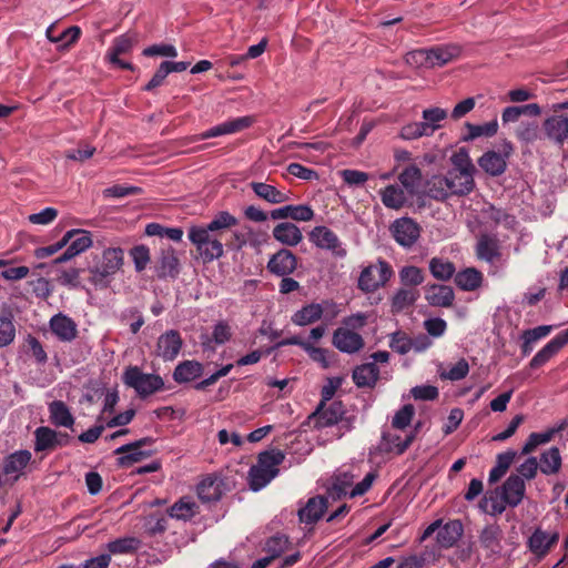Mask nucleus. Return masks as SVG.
I'll list each match as a JSON object with an SVG mask.
<instances>
[{
	"label": "nucleus",
	"mask_w": 568,
	"mask_h": 568,
	"mask_svg": "<svg viewBox=\"0 0 568 568\" xmlns=\"http://www.w3.org/2000/svg\"><path fill=\"white\" fill-rule=\"evenodd\" d=\"M392 275L390 265L384 260H378L377 263L369 264L362 270L357 286L364 293H373L383 287Z\"/></svg>",
	"instance_id": "5"
},
{
	"label": "nucleus",
	"mask_w": 568,
	"mask_h": 568,
	"mask_svg": "<svg viewBox=\"0 0 568 568\" xmlns=\"http://www.w3.org/2000/svg\"><path fill=\"white\" fill-rule=\"evenodd\" d=\"M398 180L409 195H414L422 182V172L416 165L407 166L399 175Z\"/></svg>",
	"instance_id": "42"
},
{
	"label": "nucleus",
	"mask_w": 568,
	"mask_h": 568,
	"mask_svg": "<svg viewBox=\"0 0 568 568\" xmlns=\"http://www.w3.org/2000/svg\"><path fill=\"white\" fill-rule=\"evenodd\" d=\"M140 546V540L134 537H123L110 541L106 545V549L110 554L113 555H124V554H133L138 550Z\"/></svg>",
	"instance_id": "48"
},
{
	"label": "nucleus",
	"mask_w": 568,
	"mask_h": 568,
	"mask_svg": "<svg viewBox=\"0 0 568 568\" xmlns=\"http://www.w3.org/2000/svg\"><path fill=\"white\" fill-rule=\"evenodd\" d=\"M323 312L322 304L311 303L296 311L291 320L297 326H306L321 320Z\"/></svg>",
	"instance_id": "33"
},
{
	"label": "nucleus",
	"mask_w": 568,
	"mask_h": 568,
	"mask_svg": "<svg viewBox=\"0 0 568 568\" xmlns=\"http://www.w3.org/2000/svg\"><path fill=\"white\" fill-rule=\"evenodd\" d=\"M557 432V429L550 428L542 433H531L523 446L521 454L528 455L535 452L538 446L549 443Z\"/></svg>",
	"instance_id": "47"
},
{
	"label": "nucleus",
	"mask_w": 568,
	"mask_h": 568,
	"mask_svg": "<svg viewBox=\"0 0 568 568\" xmlns=\"http://www.w3.org/2000/svg\"><path fill=\"white\" fill-rule=\"evenodd\" d=\"M526 491V485L524 479L518 475H510L501 487V499L510 507L518 506Z\"/></svg>",
	"instance_id": "16"
},
{
	"label": "nucleus",
	"mask_w": 568,
	"mask_h": 568,
	"mask_svg": "<svg viewBox=\"0 0 568 568\" xmlns=\"http://www.w3.org/2000/svg\"><path fill=\"white\" fill-rule=\"evenodd\" d=\"M333 345L341 352L353 354L364 347L363 337L348 328L339 327L333 334Z\"/></svg>",
	"instance_id": "13"
},
{
	"label": "nucleus",
	"mask_w": 568,
	"mask_h": 568,
	"mask_svg": "<svg viewBox=\"0 0 568 568\" xmlns=\"http://www.w3.org/2000/svg\"><path fill=\"white\" fill-rule=\"evenodd\" d=\"M34 450L36 452H44V450H52L55 449V439H57V432L45 427L41 426L38 427L34 432Z\"/></svg>",
	"instance_id": "46"
},
{
	"label": "nucleus",
	"mask_w": 568,
	"mask_h": 568,
	"mask_svg": "<svg viewBox=\"0 0 568 568\" xmlns=\"http://www.w3.org/2000/svg\"><path fill=\"white\" fill-rule=\"evenodd\" d=\"M483 273L475 267H467L455 274V284L465 292H471L481 286Z\"/></svg>",
	"instance_id": "29"
},
{
	"label": "nucleus",
	"mask_w": 568,
	"mask_h": 568,
	"mask_svg": "<svg viewBox=\"0 0 568 568\" xmlns=\"http://www.w3.org/2000/svg\"><path fill=\"white\" fill-rule=\"evenodd\" d=\"M447 118L446 110L435 106L423 111V124L430 128L432 134L439 128V122Z\"/></svg>",
	"instance_id": "56"
},
{
	"label": "nucleus",
	"mask_w": 568,
	"mask_h": 568,
	"mask_svg": "<svg viewBox=\"0 0 568 568\" xmlns=\"http://www.w3.org/2000/svg\"><path fill=\"white\" fill-rule=\"evenodd\" d=\"M379 195L384 206L396 211L404 207L407 204L409 197H412V195H409L398 184L387 185L379 191Z\"/></svg>",
	"instance_id": "21"
},
{
	"label": "nucleus",
	"mask_w": 568,
	"mask_h": 568,
	"mask_svg": "<svg viewBox=\"0 0 568 568\" xmlns=\"http://www.w3.org/2000/svg\"><path fill=\"white\" fill-rule=\"evenodd\" d=\"M428 194L430 197L440 201L446 200L448 196L453 195L447 175L434 176L428 182Z\"/></svg>",
	"instance_id": "49"
},
{
	"label": "nucleus",
	"mask_w": 568,
	"mask_h": 568,
	"mask_svg": "<svg viewBox=\"0 0 568 568\" xmlns=\"http://www.w3.org/2000/svg\"><path fill=\"white\" fill-rule=\"evenodd\" d=\"M285 456L281 450L263 452L258 455L257 464L248 471V483L252 490L264 488L278 474L277 466Z\"/></svg>",
	"instance_id": "2"
},
{
	"label": "nucleus",
	"mask_w": 568,
	"mask_h": 568,
	"mask_svg": "<svg viewBox=\"0 0 568 568\" xmlns=\"http://www.w3.org/2000/svg\"><path fill=\"white\" fill-rule=\"evenodd\" d=\"M452 162L454 168L450 171H458L459 173H470L474 174L475 166L471 163V160L469 159L467 152L459 151L458 153L454 154L452 158Z\"/></svg>",
	"instance_id": "63"
},
{
	"label": "nucleus",
	"mask_w": 568,
	"mask_h": 568,
	"mask_svg": "<svg viewBox=\"0 0 568 568\" xmlns=\"http://www.w3.org/2000/svg\"><path fill=\"white\" fill-rule=\"evenodd\" d=\"M290 546L288 538L284 535H276L267 539L264 550L268 557L275 559L280 557Z\"/></svg>",
	"instance_id": "53"
},
{
	"label": "nucleus",
	"mask_w": 568,
	"mask_h": 568,
	"mask_svg": "<svg viewBox=\"0 0 568 568\" xmlns=\"http://www.w3.org/2000/svg\"><path fill=\"white\" fill-rule=\"evenodd\" d=\"M224 493V483L219 477L207 476L197 486V496L202 501L219 500Z\"/></svg>",
	"instance_id": "23"
},
{
	"label": "nucleus",
	"mask_w": 568,
	"mask_h": 568,
	"mask_svg": "<svg viewBox=\"0 0 568 568\" xmlns=\"http://www.w3.org/2000/svg\"><path fill=\"white\" fill-rule=\"evenodd\" d=\"M469 372L468 362L465 358L458 359L447 371L443 372L440 376L449 381H460L467 376Z\"/></svg>",
	"instance_id": "60"
},
{
	"label": "nucleus",
	"mask_w": 568,
	"mask_h": 568,
	"mask_svg": "<svg viewBox=\"0 0 568 568\" xmlns=\"http://www.w3.org/2000/svg\"><path fill=\"white\" fill-rule=\"evenodd\" d=\"M308 237L316 247L329 251L335 257L344 258L347 255V250L337 234L326 226H315Z\"/></svg>",
	"instance_id": "6"
},
{
	"label": "nucleus",
	"mask_w": 568,
	"mask_h": 568,
	"mask_svg": "<svg viewBox=\"0 0 568 568\" xmlns=\"http://www.w3.org/2000/svg\"><path fill=\"white\" fill-rule=\"evenodd\" d=\"M297 266L296 256L286 248L277 251L267 263V270L277 276L292 274Z\"/></svg>",
	"instance_id": "14"
},
{
	"label": "nucleus",
	"mask_w": 568,
	"mask_h": 568,
	"mask_svg": "<svg viewBox=\"0 0 568 568\" xmlns=\"http://www.w3.org/2000/svg\"><path fill=\"white\" fill-rule=\"evenodd\" d=\"M425 280L423 271L417 266H404L399 271V281L404 287L418 286Z\"/></svg>",
	"instance_id": "51"
},
{
	"label": "nucleus",
	"mask_w": 568,
	"mask_h": 568,
	"mask_svg": "<svg viewBox=\"0 0 568 568\" xmlns=\"http://www.w3.org/2000/svg\"><path fill=\"white\" fill-rule=\"evenodd\" d=\"M389 346L393 351L400 355L412 351V338L402 331H397L389 336Z\"/></svg>",
	"instance_id": "57"
},
{
	"label": "nucleus",
	"mask_w": 568,
	"mask_h": 568,
	"mask_svg": "<svg viewBox=\"0 0 568 568\" xmlns=\"http://www.w3.org/2000/svg\"><path fill=\"white\" fill-rule=\"evenodd\" d=\"M498 241L488 235H481L476 244V256L489 264H494L500 257Z\"/></svg>",
	"instance_id": "26"
},
{
	"label": "nucleus",
	"mask_w": 568,
	"mask_h": 568,
	"mask_svg": "<svg viewBox=\"0 0 568 568\" xmlns=\"http://www.w3.org/2000/svg\"><path fill=\"white\" fill-rule=\"evenodd\" d=\"M516 455L515 450H507L497 455L496 465L489 471L488 480L490 484L498 481L507 473Z\"/></svg>",
	"instance_id": "44"
},
{
	"label": "nucleus",
	"mask_w": 568,
	"mask_h": 568,
	"mask_svg": "<svg viewBox=\"0 0 568 568\" xmlns=\"http://www.w3.org/2000/svg\"><path fill=\"white\" fill-rule=\"evenodd\" d=\"M407 64L415 68H430L428 49H419L408 52L405 57Z\"/></svg>",
	"instance_id": "62"
},
{
	"label": "nucleus",
	"mask_w": 568,
	"mask_h": 568,
	"mask_svg": "<svg viewBox=\"0 0 568 568\" xmlns=\"http://www.w3.org/2000/svg\"><path fill=\"white\" fill-rule=\"evenodd\" d=\"M503 531L498 525L486 526L479 535V546L487 557L499 555L501 547Z\"/></svg>",
	"instance_id": "19"
},
{
	"label": "nucleus",
	"mask_w": 568,
	"mask_h": 568,
	"mask_svg": "<svg viewBox=\"0 0 568 568\" xmlns=\"http://www.w3.org/2000/svg\"><path fill=\"white\" fill-rule=\"evenodd\" d=\"M49 413L51 423L55 426L71 428L74 424V417L69 407L61 400H53L49 405Z\"/></svg>",
	"instance_id": "37"
},
{
	"label": "nucleus",
	"mask_w": 568,
	"mask_h": 568,
	"mask_svg": "<svg viewBox=\"0 0 568 568\" xmlns=\"http://www.w3.org/2000/svg\"><path fill=\"white\" fill-rule=\"evenodd\" d=\"M305 352L312 361L318 363L323 368L331 366V356L327 349L313 346L308 343L307 347H305Z\"/></svg>",
	"instance_id": "64"
},
{
	"label": "nucleus",
	"mask_w": 568,
	"mask_h": 568,
	"mask_svg": "<svg viewBox=\"0 0 568 568\" xmlns=\"http://www.w3.org/2000/svg\"><path fill=\"white\" fill-rule=\"evenodd\" d=\"M459 53V47L454 44L438 45L428 49L429 62H432L430 68L443 67L457 58Z\"/></svg>",
	"instance_id": "34"
},
{
	"label": "nucleus",
	"mask_w": 568,
	"mask_h": 568,
	"mask_svg": "<svg viewBox=\"0 0 568 568\" xmlns=\"http://www.w3.org/2000/svg\"><path fill=\"white\" fill-rule=\"evenodd\" d=\"M236 224L237 219L235 216L222 211L206 225L190 227L189 240L195 245L204 262H212L220 258L224 253L222 243L224 231Z\"/></svg>",
	"instance_id": "1"
},
{
	"label": "nucleus",
	"mask_w": 568,
	"mask_h": 568,
	"mask_svg": "<svg viewBox=\"0 0 568 568\" xmlns=\"http://www.w3.org/2000/svg\"><path fill=\"white\" fill-rule=\"evenodd\" d=\"M415 414L414 406L410 404L404 405L393 417L392 425L394 428L404 429L406 428Z\"/></svg>",
	"instance_id": "61"
},
{
	"label": "nucleus",
	"mask_w": 568,
	"mask_h": 568,
	"mask_svg": "<svg viewBox=\"0 0 568 568\" xmlns=\"http://www.w3.org/2000/svg\"><path fill=\"white\" fill-rule=\"evenodd\" d=\"M153 438L144 437L136 442L122 445L114 450L115 455H119L118 465L121 467H130L135 463H139L151 456V450H143L142 447L152 445Z\"/></svg>",
	"instance_id": "7"
},
{
	"label": "nucleus",
	"mask_w": 568,
	"mask_h": 568,
	"mask_svg": "<svg viewBox=\"0 0 568 568\" xmlns=\"http://www.w3.org/2000/svg\"><path fill=\"white\" fill-rule=\"evenodd\" d=\"M51 332L61 342H72L78 336L77 323L62 313L55 314L50 318L49 322Z\"/></svg>",
	"instance_id": "15"
},
{
	"label": "nucleus",
	"mask_w": 568,
	"mask_h": 568,
	"mask_svg": "<svg viewBox=\"0 0 568 568\" xmlns=\"http://www.w3.org/2000/svg\"><path fill=\"white\" fill-rule=\"evenodd\" d=\"M486 219L490 220L495 224H504L507 227H511L515 224V217L501 209H497L494 205H489L484 210Z\"/></svg>",
	"instance_id": "58"
},
{
	"label": "nucleus",
	"mask_w": 568,
	"mask_h": 568,
	"mask_svg": "<svg viewBox=\"0 0 568 568\" xmlns=\"http://www.w3.org/2000/svg\"><path fill=\"white\" fill-rule=\"evenodd\" d=\"M430 274L438 281H449L456 274L453 262L443 257H433L428 263Z\"/></svg>",
	"instance_id": "40"
},
{
	"label": "nucleus",
	"mask_w": 568,
	"mask_h": 568,
	"mask_svg": "<svg viewBox=\"0 0 568 568\" xmlns=\"http://www.w3.org/2000/svg\"><path fill=\"white\" fill-rule=\"evenodd\" d=\"M464 528L459 520H450L439 528L437 542L443 548L453 547L463 536Z\"/></svg>",
	"instance_id": "28"
},
{
	"label": "nucleus",
	"mask_w": 568,
	"mask_h": 568,
	"mask_svg": "<svg viewBox=\"0 0 568 568\" xmlns=\"http://www.w3.org/2000/svg\"><path fill=\"white\" fill-rule=\"evenodd\" d=\"M16 338V326L13 324V315L10 311L0 312V348L13 343Z\"/></svg>",
	"instance_id": "43"
},
{
	"label": "nucleus",
	"mask_w": 568,
	"mask_h": 568,
	"mask_svg": "<svg viewBox=\"0 0 568 568\" xmlns=\"http://www.w3.org/2000/svg\"><path fill=\"white\" fill-rule=\"evenodd\" d=\"M414 438V434H409L405 439H402L400 436L396 434L384 433L382 437V445L386 452L402 455L410 446Z\"/></svg>",
	"instance_id": "41"
},
{
	"label": "nucleus",
	"mask_w": 568,
	"mask_h": 568,
	"mask_svg": "<svg viewBox=\"0 0 568 568\" xmlns=\"http://www.w3.org/2000/svg\"><path fill=\"white\" fill-rule=\"evenodd\" d=\"M559 539L558 532L549 534L537 528L528 539L529 550L537 557H545Z\"/></svg>",
	"instance_id": "17"
},
{
	"label": "nucleus",
	"mask_w": 568,
	"mask_h": 568,
	"mask_svg": "<svg viewBox=\"0 0 568 568\" xmlns=\"http://www.w3.org/2000/svg\"><path fill=\"white\" fill-rule=\"evenodd\" d=\"M326 507L327 503L324 497H312L308 499L306 505L298 510L300 520L305 524H314L321 519Z\"/></svg>",
	"instance_id": "25"
},
{
	"label": "nucleus",
	"mask_w": 568,
	"mask_h": 568,
	"mask_svg": "<svg viewBox=\"0 0 568 568\" xmlns=\"http://www.w3.org/2000/svg\"><path fill=\"white\" fill-rule=\"evenodd\" d=\"M250 186L258 197L271 204H280L288 200V195L277 190L274 185L263 182H252Z\"/></svg>",
	"instance_id": "35"
},
{
	"label": "nucleus",
	"mask_w": 568,
	"mask_h": 568,
	"mask_svg": "<svg viewBox=\"0 0 568 568\" xmlns=\"http://www.w3.org/2000/svg\"><path fill=\"white\" fill-rule=\"evenodd\" d=\"M379 376L375 363H365L353 371V381L358 387H374Z\"/></svg>",
	"instance_id": "32"
},
{
	"label": "nucleus",
	"mask_w": 568,
	"mask_h": 568,
	"mask_svg": "<svg viewBox=\"0 0 568 568\" xmlns=\"http://www.w3.org/2000/svg\"><path fill=\"white\" fill-rule=\"evenodd\" d=\"M467 134L464 136L465 141H471L480 136H494L498 131L497 120L486 122L484 124H473L467 122L465 124Z\"/></svg>",
	"instance_id": "45"
},
{
	"label": "nucleus",
	"mask_w": 568,
	"mask_h": 568,
	"mask_svg": "<svg viewBox=\"0 0 568 568\" xmlns=\"http://www.w3.org/2000/svg\"><path fill=\"white\" fill-rule=\"evenodd\" d=\"M123 383L133 388L140 397L150 396L164 386L161 376L143 373L138 366H131L125 369Z\"/></svg>",
	"instance_id": "4"
},
{
	"label": "nucleus",
	"mask_w": 568,
	"mask_h": 568,
	"mask_svg": "<svg viewBox=\"0 0 568 568\" xmlns=\"http://www.w3.org/2000/svg\"><path fill=\"white\" fill-rule=\"evenodd\" d=\"M429 135H432V130L426 124H423V122H413L406 124L400 130V136L404 140H415L422 136Z\"/></svg>",
	"instance_id": "54"
},
{
	"label": "nucleus",
	"mask_w": 568,
	"mask_h": 568,
	"mask_svg": "<svg viewBox=\"0 0 568 568\" xmlns=\"http://www.w3.org/2000/svg\"><path fill=\"white\" fill-rule=\"evenodd\" d=\"M232 337V329H231V326L224 322V321H221L219 323H216L213 327V332H212V337L209 338L207 337V341H203V345L205 346H210V343L213 341L215 344H224L226 342H229Z\"/></svg>",
	"instance_id": "55"
},
{
	"label": "nucleus",
	"mask_w": 568,
	"mask_h": 568,
	"mask_svg": "<svg viewBox=\"0 0 568 568\" xmlns=\"http://www.w3.org/2000/svg\"><path fill=\"white\" fill-rule=\"evenodd\" d=\"M199 513L197 504L191 497H182L169 509L172 518L189 520Z\"/></svg>",
	"instance_id": "39"
},
{
	"label": "nucleus",
	"mask_w": 568,
	"mask_h": 568,
	"mask_svg": "<svg viewBox=\"0 0 568 568\" xmlns=\"http://www.w3.org/2000/svg\"><path fill=\"white\" fill-rule=\"evenodd\" d=\"M544 129L550 140L562 143L568 139V118L558 114L549 116L544 123Z\"/></svg>",
	"instance_id": "24"
},
{
	"label": "nucleus",
	"mask_w": 568,
	"mask_h": 568,
	"mask_svg": "<svg viewBox=\"0 0 568 568\" xmlns=\"http://www.w3.org/2000/svg\"><path fill=\"white\" fill-rule=\"evenodd\" d=\"M202 372L203 366L199 362L184 361L175 367L173 378L178 383H187L200 377Z\"/></svg>",
	"instance_id": "38"
},
{
	"label": "nucleus",
	"mask_w": 568,
	"mask_h": 568,
	"mask_svg": "<svg viewBox=\"0 0 568 568\" xmlns=\"http://www.w3.org/2000/svg\"><path fill=\"white\" fill-rule=\"evenodd\" d=\"M273 237L283 245L296 246L303 240L301 229L291 222H281L272 231Z\"/></svg>",
	"instance_id": "20"
},
{
	"label": "nucleus",
	"mask_w": 568,
	"mask_h": 568,
	"mask_svg": "<svg viewBox=\"0 0 568 568\" xmlns=\"http://www.w3.org/2000/svg\"><path fill=\"white\" fill-rule=\"evenodd\" d=\"M133 42V39L126 34L115 38L106 54L109 61H118V57L132 49Z\"/></svg>",
	"instance_id": "52"
},
{
	"label": "nucleus",
	"mask_w": 568,
	"mask_h": 568,
	"mask_svg": "<svg viewBox=\"0 0 568 568\" xmlns=\"http://www.w3.org/2000/svg\"><path fill=\"white\" fill-rule=\"evenodd\" d=\"M179 258L173 247L162 248L156 265V274L160 278L175 277L179 274Z\"/></svg>",
	"instance_id": "22"
},
{
	"label": "nucleus",
	"mask_w": 568,
	"mask_h": 568,
	"mask_svg": "<svg viewBox=\"0 0 568 568\" xmlns=\"http://www.w3.org/2000/svg\"><path fill=\"white\" fill-rule=\"evenodd\" d=\"M31 453L29 450H18L10 454L3 460V474L6 476L7 481L14 483L20 476L23 475V471L28 464L31 460Z\"/></svg>",
	"instance_id": "9"
},
{
	"label": "nucleus",
	"mask_w": 568,
	"mask_h": 568,
	"mask_svg": "<svg viewBox=\"0 0 568 568\" xmlns=\"http://www.w3.org/2000/svg\"><path fill=\"white\" fill-rule=\"evenodd\" d=\"M479 166L488 174L498 176L506 170V159L500 153L495 151L486 152L479 160Z\"/></svg>",
	"instance_id": "36"
},
{
	"label": "nucleus",
	"mask_w": 568,
	"mask_h": 568,
	"mask_svg": "<svg viewBox=\"0 0 568 568\" xmlns=\"http://www.w3.org/2000/svg\"><path fill=\"white\" fill-rule=\"evenodd\" d=\"M425 300L430 306L449 307L454 303L455 293L448 285L430 284L425 287Z\"/></svg>",
	"instance_id": "18"
},
{
	"label": "nucleus",
	"mask_w": 568,
	"mask_h": 568,
	"mask_svg": "<svg viewBox=\"0 0 568 568\" xmlns=\"http://www.w3.org/2000/svg\"><path fill=\"white\" fill-rule=\"evenodd\" d=\"M515 134L521 142L531 143L538 138V124L536 122H521L516 129Z\"/></svg>",
	"instance_id": "59"
},
{
	"label": "nucleus",
	"mask_w": 568,
	"mask_h": 568,
	"mask_svg": "<svg viewBox=\"0 0 568 568\" xmlns=\"http://www.w3.org/2000/svg\"><path fill=\"white\" fill-rule=\"evenodd\" d=\"M390 232L399 245L410 247L418 240L420 235V227L412 219L402 217L393 222Z\"/></svg>",
	"instance_id": "8"
},
{
	"label": "nucleus",
	"mask_w": 568,
	"mask_h": 568,
	"mask_svg": "<svg viewBox=\"0 0 568 568\" xmlns=\"http://www.w3.org/2000/svg\"><path fill=\"white\" fill-rule=\"evenodd\" d=\"M123 250L110 247L102 252L101 257L90 267L91 282L95 286L106 287L114 274L123 264Z\"/></svg>",
	"instance_id": "3"
},
{
	"label": "nucleus",
	"mask_w": 568,
	"mask_h": 568,
	"mask_svg": "<svg viewBox=\"0 0 568 568\" xmlns=\"http://www.w3.org/2000/svg\"><path fill=\"white\" fill-rule=\"evenodd\" d=\"M145 234L149 236L168 237L174 242H180L183 236L181 227H165L159 223H149L145 226Z\"/></svg>",
	"instance_id": "50"
},
{
	"label": "nucleus",
	"mask_w": 568,
	"mask_h": 568,
	"mask_svg": "<svg viewBox=\"0 0 568 568\" xmlns=\"http://www.w3.org/2000/svg\"><path fill=\"white\" fill-rule=\"evenodd\" d=\"M539 469L546 475H556L560 471L562 465L561 454L558 447L552 446L540 454Z\"/></svg>",
	"instance_id": "27"
},
{
	"label": "nucleus",
	"mask_w": 568,
	"mask_h": 568,
	"mask_svg": "<svg viewBox=\"0 0 568 568\" xmlns=\"http://www.w3.org/2000/svg\"><path fill=\"white\" fill-rule=\"evenodd\" d=\"M343 414L344 406L341 402H333L328 406H325L324 402H322L310 418L313 420L315 427L324 428L337 424Z\"/></svg>",
	"instance_id": "10"
},
{
	"label": "nucleus",
	"mask_w": 568,
	"mask_h": 568,
	"mask_svg": "<svg viewBox=\"0 0 568 568\" xmlns=\"http://www.w3.org/2000/svg\"><path fill=\"white\" fill-rule=\"evenodd\" d=\"M419 292L414 287H400L392 297L390 311L393 314H398L404 310L414 305L418 300Z\"/></svg>",
	"instance_id": "30"
},
{
	"label": "nucleus",
	"mask_w": 568,
	"mask_h": 568,
	"mask_svg": "<svg viewBox=\"0 0 568 568\" xmlns=\"http://www.w3.org/2000/svg\"><path fill=\"white\" fill-rule=\"evenodd\" d=\"M568 343V328L558 333L530 361L531 368H538L550 361Z\"/></svg>",
	"instance_id": "12"
},
{
	"label": "nucleus",
	"mask_w": 568,
	"mask_h": 568,
	"mask_svg": "<svg viewBox=\"0 0 568 568\" xmlns=\"http://www.w3.org/2000/svg\"><path fill=\"white\" fill-rule=\"evenodd\" d=\"M183 345L180 333L175 329H170L158 338L156 355L164 361H173L179 355Z\"/></svg>",
	"instance_id": "11"
},
{
	"label": "nucleus",
	"mask_w": 568,
	"mask_h": 568,
	"mask_svg": "<svg viewBox=\"0 0 568 568\" xmlns=\"http://www.w3.org/2000/svg\"><path fill=\"white\" fill-rule=\"evenodd\" d=\"M447 178L453 195H465L474 190V174L449 171Z\"/></svg>",
	"instance_id": "31"
}]
</instances>
